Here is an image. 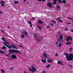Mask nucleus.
<instances>
[{
    "label": "nucleus",
    "mask_w": 73,
    "mask_h": 73,
    "mask_svg": "<svg viewBox=\"0 0 73 73\" xmlns=\"http://www.w3.org/2000/svg\"><path fill=\"white\" fill-rule=\"evenodd\" d=\"M7 44H11V43L8 42H4V44L9 49H11L12 47L15 49H18V47L17 46L15 45L12 44H11V45H10L9 46Z\"/></svg>",
    "instance_id": "1"
},
{
    "label": "nucleus",
    "mask_w": 73,
    "mask_h": 73,
    "mask_svg": "<svg viewBox=\"0 0 73 73\" xmlns=\"http://www.w3.org/2000/svg\"><path fill=\"white\" fill-rule=\"evenodd\" d=\"M64 56H66V58L67 60V61H73V54H70V55L67 53H66L64 54Z\"/></svg>",
    "instance_id": "2"
},
{
    "label": "nucleus",
    "mask_w": 73,
    "mask_h": 73,
    "mask_svg": "<svg viewBox=\"0 0 73 73\" xmlns=\"http://www.w3.org/2000/svg\"><path fill=\"white\" fill-rule=\"evenodd\" d=\"M9 52L11 53H19L21 54V52L18 51L17 50H15L12 49H10L9 50Z\"/></svg>",
    "instance_id": "3"
},
{
    "label": "nucleus",
    "mask_w": 73,
    "mask_h": 73,
    "mask_svg": "<svg viewBox=\"0 0 73 73\" xmlns=\"http://www.w3.org/2000/svg\"><path fill=\"white\" fill-rule=\"evenodd\" d=\"M31 68H32V69H31L30 68H29V70H30V71H31V72H32V73H34L35 72H36V68H34V67H33V65L31 66Z\"/></svg>",
    "instance_id": "4"
},
{
    "label": "nucleus",
    "mask_w": 73,
    "mask_h": 73,
    "mask_svg": "<svg viewBox=\"0 0 73 73\" xmlns=\"http://www.w3.org/2000/svg\"><path fill=\"white\" fill-rule=\"evenodd\" d=\"M63 38L64 37H63L62 35H60L59 39L58 40V42H63V40H63Z\"/></svg>",
    "instance_id": "5"
},
{
    "label": "nucleus",
    "mask_w": 73,
    "mask_h": 73,
    "mask_svg": "<svg viewBox=\"0 0 73 73\" xmlns=\"http://www.w3.org/2000/svg\"><path fill=\"white\" fill-rule=\"evenodd\" d=\"M11 57L12 59H17V56L15 54H12V56H11Z\"/></svg>",
    "instance_id": "6"
},
{
    "label": "nucleus",
    "mask_w": 73,
    "mask_h": 73,
    "mask_svg": "<svg viewBox=\"0 0 73 73\" xmlns=\"http://www.w3.org/2000/svg\"><path fill=\"white\" fill-rule=\"evenodd\" d=\"M46 5L48 8H52V4H51V3L50 2H47Z\"/></svg>",
    "instance_id": "7"
},
{
    "label": "nucleus",
    "mask_w": 73,
    "mask_h": 73,
    "mask_svg": "<svg viewBox=\"0 0 73 73\" xmlns=\"http://www.w3.org/2000/svg\"><path fill=\"white\" fill-rule=\"evenodd\" d=\"M69 40H70L71 41H72V38L70 36H69L66 38V41H68Z\"/></svg>",
    "instance_id": "8"
},
{
    "label": "nucleus",
    "mask_w": 73,
    "mask_h": 73,
    "mask_svg": "<svg viewBox=\"0 0 73 73\" xmlns=\"http://www.w3.org/2000/svg\"><path fill=\"white\" fill-rule=\"evenodd\" d=\"M42 57H44V58H47L48 57V56L46 54L44 53L43 54V56H42Z\"/></svg>",
    "instance_id": "9"
},
{
    "label": "nucleus",
    "mask_w": 73,
    "mask_h": 73,
    "mask_svg": "<svg viewBox=\"0 0 73 73\" xmlns=\"http://www.w3.org/2000/svg\"><path fill=\"white\" fill-rule=\"evenodd\" d=\"M47 61L49 63H50V62H53V60H52V59H48Z\"/></svg>",
    "instance_id": "10"
},
{
    "label": "nucleus",
    "mask_w": 73,
    "mask_h": 73,
    "mask_svg": "<svg viewBox=\"0 0 73 73\" xmlns=\"http://www.w3.org/2000/svg\"><path fill=\"white\" fill-rule=\"evenodd\" d=\"M41 61L43 63H46V60H41Z\"/></svg>",
    "instance_id": "11"
},
{
    "label": "nucleus",
    "mask_w": 73,
    "mask_h": 73,
    "mask_svg": "<svg viewBox=\"0 0 73 73\" xmlns=\"http://www.w3.org/2000/svg\"><path fill=\"white\" fill-rule=\"evenodd\" d=\"M23 33L25 34V35H28V33H27V32L26 31H24L23 32Z\"/></svg>",
    "instance_id": "12"
},
{
    "label": "nucleus",
    "mask_w": 73,
    "mask_h": 73,
    "mask_svg": "<svg viewBox=\"0 0 73 73\" xmlns=\"http://www.w3.org/2000/svg\"><path fill=\"white\" fill-rule=\"evenodd\" d=\"M28 23L29 24L31 28L32 27V23L30 21H28Z\"/></svg>",
    "instance_id": "13"
},
{
    "label": "nucleus",
    "mask_w": 73,
    "mask_h": 73,
    "mask_svg": "<svg viewBox=\"0 0 73 73\" xmlns=\"http://www.w3.org/2000/svg\"><path fill=\"white\" fill-rule=\"evenodd\" d=\"M38 21L39 24H43V23L40 20H39Z\"/></svg>",
    "instance_id": "14"
},
{
    "label": "nucleus",
    "mask_w": 73,
    "mask_h": 73,
    "mask_svg": "<svg viewBox=\"0 0 73 73\" xmlns=\"http://www.w3.org/2000/svg\"><path fill=\"white\" fill-rule=\"evenodd\" d=\"M7 49V47L5 46H3L1 48V49Z\"/></svg>",
    "instance_id": "15"
},
{
    "label": "nucleus",
    "mask_w": 73,
    "mask_h": 73,
    "mask_svg": "<svg viewBox=\"0 0 73 73\" xmlns=\"http://www.w3.org/2000/svg\"><path fill=\"white\" fill-rule=\"evenodd\" d=\"M58 3H61V4H62V3H63L62 1H61L60 0H58Z\"/></svg>",
    "instance_id": "16"
},
{
    "label": "nucleus",
    "mask_w": 73,
    "mask_h": 73,
    "mask_svg": "<svg viewBox=\"0 0 73 73\" xmlns=\"http://www.w3.org/2000/svg\"><path fill=\"white\" fill-rule=\"evenodd\" d=\"M58 46L59 47H60L61 46V43H60L58 44L57 45V47Z\"/></svg>",
    "instance_id": "17"
},
{
    "label": "nucleus",
    "mask_w": 73,
    "mask_h": 73,
    "mask_svg": "<svg viewBox=\"0 0 73 73\" xmlns=\"http://www.w3.org/2000/svg\"><path fill=\"white\" fill-rule=\"evenodd\" d=\"M57 20H59L60 23H63V21L60 20V19H59L58 18H57Z\"/></svg>",
    "instance_id": "18"
},
{
    "label": "nucleus",
    "mask_w": 73,
    "mask_h": 73,
    "mask_svg": "<svg viewBox=\"0 0 73 73\" xmlns=\"http://www.w3.org/2000/svg\"><path fill=\"white\" fill-rule=\"evenodd\" d=\"M34 38H38V37L37 36V35H34Z\"/></svg>",
    "instance_id": "19"
},
{
    "label": "nucleus",
    "mask_w": 73,
    "mask_h": 73,
    "mask_svg": "<svg viewBox=\"0 0 73 73\" xmlns=\"http://www.w3.org/2000/svg\"><path fill=\"white\" fill-rule=\"evenodd\" d=\"M66 45H71V43H70L69 42H68V43L66 42Z\"/></svg>",
    "instance_id": "20"
},
{
    "label": "nucleus",
    "mask_w": 73,
    "mask_h": 73,
    "mask_svg": "<svg viewBox=\"0 0 73 73\" xmlns=\"http://www.w3.org/2000/svg\"><path fill=\"white\" fill-rule=\"evenodd\" d=\"M38 1H43V2H44V1H46V0H37Z\"/></svg>",
    "instance_id": "21"
},
{
    "label": "nucleus",
    "mask_w": 73,
    "mask_h": 73,
    "mask_svg": "<svg viewBox=\"0 0 73 73\" xmlns=\"http://www.w3.org/2000/svg\"><path fill=\"white\" fill-rule=\"evenodd\" d=\"M19 3V1H14V3L15 4H18Z\"/></svg>",
    "instance_id": "22"
},
{
    "label": "nucleus",
    "mask_w": 73,
    "mask_h": 73,
    "mask_svg": "<svg viewBox=\"0 0 73 73\" xmlns=\"http://www.w3.org/2000/svg\"><path fill=\"white\" fill-rule=\"evenodd\" d=\"M49 67H50V64H48V65H47L46 66V68H49Z\"/></svg>",
    "instance_id": "23"
},
{
    "label": "nucleus",
    "mask_w": 73,
    "mask_h": 73,
    "mask_svg": "<svg viewBox=\"0 0 73 73\" xmlns=\"http://www.w3.org/2000/svg\"><path fill=\"white\" fill-rule=\"evenodd\" d=\"M62 1L63 2L64 4H66V0H62Z\"/></svg>",
    "instance_id": "24"
},
{
    "label": "nucleus",
    "mask_w": 73,
    "mask_h": 73,
    "mask_svg": "<svg viewBox=\"0 0 73 73\" xmlns=\"http://www.w3.org/2000/svg\"><path fill=\"white\" fill-rule=\"evenodd\" d=\"M22 38H24V35L23 34H22L21 35V37Z\"/></svg>",
    "instance_id": "25"
},
{
    "label": "nucleus",
    "mask_w": 73,
    "mask_h": 73,
    "mask_svg": "<svg viewBox=\"0 0 73 73\" xmlns=\"http://www.w3.org/2000/svg\"><path fill=\"white\" fill-rule=\"evenodd\" d=\"M57 63L58 64L60 65V64H61V62L60 61H58V62Z\"/></svg>",
    "instance_id": "26"
},
{
    "label": "nucleus",
    "mask_w": 73,
    "mask_h": 73,
    "mask_svg": "<svg viewBox=\"0 0 73 73\" xmlns=\"http://www.w3.org/2000/svg\"><path fill=\"white\" fill-rule=\"evenodd\" d=\"M52 21L53 23H54V24H56V21H54V20H52Z\"/></svg>",
    "instance_id": "27"
},
{
    "label": "nucleus",
    "mask_w": 73,
    "mask_h": 73,
    "mask_svg": "<svg viewBox=\"0 0 73 73\" xmlns=\"http://www.w3.org/2000/svg\"><path fill=\"white\" fill-rule=\"evenodd\" d=\"M0 53H4V54H5V53H4V52L1 50H0Z\"/></svg>",
    "instance_id": "28"
},
{
    "label": "nucleus",
    "mask_w": 73,
    "mask_h": 73,
    "mask_svg": "<svg viewBox=\"0 0 73 73\" xmlns=\"http://www.w3.org/2000/svg\"><path fill=\"white\" fill-rule=\"evenodd\" d=\"M1 72H2V73H5V71H4L3 70H1Z\"/></svg>",
    "instance_id": "29"
},
{
    "label": "nucleus",
    "mask_w": 73,
    "mask_h": 73,
    "mask_svg": "<svg viewBox=\"0 0 73 73\" xmlns=\"http://www.w3.org/2000/svg\"><path fill=\"white\" fill-rule=\"evenodd\" d=\"M54 4H56V2H57V0H54Z\"/></svg>",
    "instance_id": "30"
},
{
    "label": "nucleus",
    "mask_w": 73,
    "mask_h": 73,
    "mask_svg": "<svg viewBox=\"0 0 73 73\" xmlns=\"http://www.w3.org/2000/svg\"><path fill=\"white\" fill-rule=\"evenodd\" d=\"M1 3H0V4H4V1H1Z\"/></svg>",
    "instance_id": "31"
},
{
    "label": "nucleus",
    "mask_w": 73,
    "mask_h": 73,
    "mask_svg": "<svg viewBox=\"0 0 73 73\" xmlns=\"http://www.w3.org/2000/svg\"><path fill=\"white\" fill-rule=\"evenodd\" d=\"M69 50L70 51V52H72V48H70Z\"/></svg>",
    "instance_id": "32"
},
{
    "label": "nucleus",
    "mask_w": 73,
    "mask_h": 73,
    "mask_svg": "<svg viewBox=\"0 0 73 73\" xmlns=\"http://www.w3.org/2000/svg\"><path fill=\"white\" fill-rule=\"evenodd\" d=\"M38 38H39V39H42V36H39V37Z\"/></svg>",
    "instance_id": "33"
},
{
    "label": "nucleus",
    "mask_w": 73,
    "mask_h": 73,
    "mask_svg": "<svg viewBox=\"0 0 73 73\" xmlns=\"http://www.w3.org/2000/svg\"><path fill=\"white\" fill-rule=\"evenodd\" d=\"M56 7H57L58 8H60V6H56Z\"/></svg>",
    "instance_id": "34"
},
{
    "label": "nucleus",
    "mask_w": 73,
    "mask_h": 73,
    "mask_svg": "<svg viewBox=\"0 0 73 73\" xmlns=\"http://www.w3.org/2000/svg\"><path fill=\"white\" fill-rule=\"evenodd\" d=\"M19 46L20 47H21V48H24V47H23V46H22L21 45H19Z\"/></svg>",
    "instance_id": "35"
},
{
    "label": "nucleus",
    "mask_w": 73,
    "mask_h": 73,
    "mask_svg": "<svg viewBox=\"0 0 73 73\" xmlns=\"http://www.w3.org/2000/svg\"><path fill=\"white\" fill-rule=\"evenodd\" d=\"M68 66L69 67H70V68H72V67H73V66L70 65H69Z\"/></svg>",
    "instance_id": "36"
},
{
    "label": "nucleus",
    "mask_w": 73,
    "mask_h": 73,
    "mask_svg": "<svg viewBox=\"0 0 73 73\" xmlns=\"http://www.w3.org/2000/svg\"><path fill=\"white\" fill-rule=\"evenodd\" d=\"M38 27L39 28V29H41V27L39 26H38Z\"/></svg>",
    "instance_id": "37"
},
{
    "label": "nucleus",
    "mask_w": 73,
    "mask_h": 73,
    "mask_svg": "<svg viewBox=\"0 0 73 73\" xmlns=\"http://www.w3.org/2000/svg\"><path fill=\"white\" fill-rule=\"evenodd\" d=\"M50 25H51L52 26V27H54V26H53V24L50 23Z\"/></svg>",
    "instance_id": "38"
},
{
    "label": "nucleus",
    "mask_w": 73,
    "mask_h": 73,
    "mask_svg": "<svg viewBox=\"0 0 73 73\" xmlns=\"http://www.w3.org/2000/svg\"><path fill=\"white\" fill-rule=\"evenodd\" d=\"M1 4V5L2 6V7H4V5L2 3Z\"/></svg>",
    "instance_id": "39"
},
{
    "label": "nucleus",
    "mask_w": 73,
    "mask_h": 73,
    "mask_svg": "<svg viewBox=\"0 0 73 73\" xmlns=\"http://www.w3.org/2000/svg\"><path fill=\"white\" fill-rule=\"evenodd\" d=\"M46 27H47V28H50V26H47Z\"/></svg>",
    "instance_id": "40"
},
{
    "label": "nucleus",
    "mask_w": 73,
    "mask_h": 73,
    "mask_svg": "<svg viewBox=\"0 0 73 73\" xmlns=\"http://www.w3.org/2000/svg\"><path fill=\"white\" fill-rule=\"evenodd\" d=\"M1 32H4V30H3V29H1Z\"/></svg>",
    "instance_id": "41"
},
{
    "label": "nucleus",
    "mask_w": 73,
    "mask_h": 73,
    "mask_svg": "<svg viewBox=\"0 0 73 73\" xmlns=\"http://www.w3.org/2000/svg\"><path fill=\"white\" fill-rule=\"evenodd\" d=\"M66 29H65V31H68V28L67 27H66Z\"/></svg>",
    "instance_id": "42"
},
{
    "label": "nucleus",
    "mask_w": 73,
    "mask_h": 73,
    "mask_svg": "<svg viewBox=\"0 0 73 73\" xmlns=\"http://www.w3.org/2000/svg\"><path fill=\"white\" fill-rule=\"evenodd\" d=\"M56 44L57 45H58V42H56Z\"/></svg>",
    "instance_id": "43"
},
{
    "label": "nucleus",
    "mask_w": 73,
    "mask_h": 73,
    "mask_svg": "<svg viewBox=\"0 0 73 73\" xmlns=\"http://www.w3.org/2000/svg\"><path fill=\"white\" fill-rule=\"evenodd\" d=\"M68 18L69 19H70L71 20H72V18H70L69 17H68Z\"/></svg>",
    "instance_id": "44"
},
{
    "label": "nucleus",
    "mask_w": 73,
    "mask_h": 73,
    "mask_svg": "<svg viewBox=\"0 0 73 73\" xmlns=\"http://www.w3.org/2000/svg\"><path fill=\"white\" fill-rule=\"evenodd\" d=\"M2 40H4L5 39H4V37H3L2 38Z\"/></svg>",
    "instance_id": "45"
},
{
    "label": "nucleus",
    "mask_w": 73,
    "mask_h": 73,
    "mask_svg": "<svg viewBox=\"0 0 73 73\" xmlns=\"http://www.w3.org/2000/svg\"><path fill=\"white\" fill-rule=\"evenodd\" d=\"M10 69L11 70H13V68L11 67V68Z\"/></svg>",
    "instance_id": "46"
},
{
    "label": "nucleus",
    "mask_w": 73,
    "mask_h": 73,
    "mask_svg": "<svg viewBox=\"0 0 73 73\" xmlns=\"http://www.w3.org/2000/svg\"><path fill=\"white\" fill-rule=\"evenodd\" d=\"M71 24V23H67V24Z\"/></svg>",
    "instance_id": "47"
},
{
    "label": "nucleus",
    "mask_w": 73,
    "mask_h": 73,
    "mask_svg": "<svg viewBox=\"0 0 73 73\" xmlns=\"http://www.w3.org/2000/svg\"><path fill=\"white\" fill-rule=\"evenodd\" d=\"M56 56H58V54H56Z\"/></svg>",
    "instance_id": "48"
},
{
    "label": "nucleus",
    "mask_w": 73,
    "mask_h": 73,
    "mask_svg": "<svg viewBox=\"0 0 73 73\" xmlns=\"http://www.w3.org/2000/svg\"><path fill=\"white\" fill-rule=\"evenodd\" d=\"M32 19L33 20H35V18H33Z\"/></svg>",
    "instance_id": "49"
},
{
    "label": "nucleus",
    "mask_w": 73,
    "mask_h": 73,
    "mask_svg": "<svg viewBox=\"0 0 73 73\" xmlns=\"http://www.w3.org/2000/svg\"><path fill=\"white\" fill-rule=\"evenodd\" d=\"M6 56H7V57H9V56L8 55H7Z\"/></svg>",
    "instance_id": "50"
},
{
    "label": "nucleus",
    "mask_w": 73,
    "mask_h": 73,
    "mask_svg": "<svg viewBox=\"0 0 73 73\" xmlns=\"http://www.w3.org/2000/svg\"><path fill=\"white\" fill-rule=\"evenodd\" d=\"M71 32H73V29L71 30Z\"/></svg>",
    "instance_id": "51"
},
{
    "label": "nucleus",
    "mask_w": 73,
    "mask_h": 73,
    "mask_svg": "<svg viewBox=\"0 0 73 73\" xmlns=\"http://www.w3.org/2000/svg\"><path fill=\"white\" fill-rule=\"evenodd\" d=\"M8 60H11V58H8Z\"/></svg>",
    "instance_id": "52"
},
{
    "label": "nucleus",
    "mask_w": 73,
    "mask_h": 73,
    "mask_svg": "<svg viewBox=\"0 0 73 73\" xmlns=\"http://www.w3.org/2000/svg\"><path fill=\"white\" fill-rule=\"evenodd\" d=\"M24 73H27V72L26 71H24Z\"/></svg>",
    "instance_id": "53"
},
{
    "label": "nucleus",
    "mask_w": 73,
    "mask_h": 73,
    "mask_svg": "<svg viewBox=\"0 0 73 73\" xmlns=\"http://www.w3.org/2000/svg\"><path fill=\"white\" fill-rule=\"evenodd\" d=\"M3 13V12L1 11H0V13Z\"/></svg>",
    "instance_id": "54"
},
{
    "label": "nucleus",
    "mask_w": 73,
    "mask_h": 73,
    "mask_svg": "<svg viewBox=\"0 0 73 73\" xmlns=\"http://www.w3.org/2000/svg\"><path fill=\"white\" fill-rule=\"evenodd\" d=\"M58 18H60V19H61V17H58Z\"/></svg>",
    "instance_id": "55"
},
{
    "label": "nucleus",
    "mask_w": 73,
    "mask_h": 73,
    "mask_svg": "<svg viewBox=\"0 0 73 73\" xmlns=\"http://www.w3.org/2000/svg\"><path fill=\"white\" fill-rule=\"evenodd\" d=\"M61 64V65H63V64L61 63V64Z\"/></svg>",
    "instance_id": "56"
},
{
    "label": "nucleus",
    "mask_w": 73,
    "mask_h": 73,
    "mask_svg": "<svg viewBox=\"0 0 73 73\" xmlns=\"http://www.w3.org/2000/svg\"><path fill=\"white\" fill-rule=\"evenodd\" d=\"M26 0H24V2H25V1H26Z\"/></svg>",
    "instance_id": "57"
},
{
    "label": "nucleus",
    "mask_w": 73,
    "mask_h": 73,
    "mask_svg": "<svg viewBox=\"0 0 73 73\" xmlns=\"http://www.w3.org/2000/svg\"><path fill=\"white\" fill-rule=\"evenodd\" d=\"M35 40H36V41H37V39L35 38Z\"/></svg>",
    "instance_id": "58"
},
{
    "label": "nucleus",
    "mask_w": 73,
    "mask_h": 73,
    "mask_svg": "<svg viewBox=\"0 0 73 73\" xmlns=\"http://www.w3.org/2000/svg\"><path fill=\"white\" fill-rule=\"evenodd\" d=\"M8 29H9V27H8Z\"/></svg>",
    "instance_id": "59"
},
{
    "label": "nucleus",
    "mask_w": 73,
    "mask_h": 73,
    "mask_svg": "<svg viewBox=\"0 0 73 73\" xmlns=\"http://www.w3.org/2000/svg\"><path fill=\"white\" fill-rule=\"evenodd\" d=\"M38 41H39V40H38Z\"/></svg>",
    "instance_id": "60"
},
{
    "label": "nucleus",
    "mask_w": 73,
    "mask_h": 73,
    "mask_svg": "<svg viewBox=\"0 0 73 73\" xmlns=\"http://www.w3.org/2000/svg\"><path fill=\"white\" fill-rule=\"evenodd\" d=\"M27 37H29V36H27Z\"/></svg>",
    "instance_id": "61"
},
{
    "label": "nucleus",
    "mask_w": 73,
    "mask_h": 73,
    "mask_svg": "<svg viewBox=\"0 0 73 73\" xmlns=\"http://www.w3.org/2000/svg\"><path fill=\"white\" fill-rule=\"evenodd\" d=\"M72 22L73 23V20L72 21Z\"/></svg>",
    "instance_id": "62"
},
{
    "label": "nucleus",
    "mask_w": 73,
    "mask_h": 73,
    "mask_svg": "<svg viewBox=\"0 0 73 73\" xmlns=\"http://www.w3.org/2000/svg\"><path fill=\"white\" fill-rule=\"evenodd\" d=\"M50 1H52V0H50Z\"/></svg>",
    "instance_id": "63"
}]
</instances>
